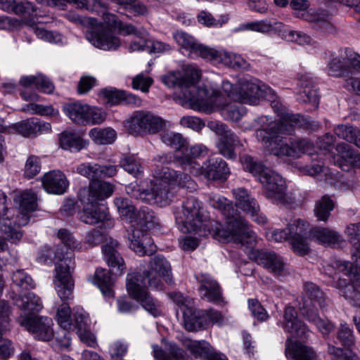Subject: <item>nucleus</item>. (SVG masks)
<instances>
[{"instance_id":"obj_1","label":"nucleus","mask_w":360,"mask_h":360,"mask_svg":"<svg viewBox=\"0 0 360 360\" xmlns=\"http://www.w3.org/2000/svg\"><path fill=\"white\" fill-rule=\"evenodd\" d=\"M208 202L225 217L226 227L219 222L213 224L207 221L200 212L201 202L195 197L191 196L174 211L179 229L182 232L194 233L200 236H205L212 231L213 237L220 242H233L247 248L255 245L256 233L249 228L248 221L231 201L214 194L209 196Z\"/></svg>"},{"instance_id":"obj_2","label":"nucleus","mask_w":360,"mask_h":360,"mask_svg":"<svg viewBox=\"0 0 360 360\" xmlns=\"http://www.w3.org/2000/svg\"><path fill=\"white\" fill-rule=\"evenodd\" d=\"M259 128L255 131L257 139L270 154L278 157L299 158L303 154L312 155L314 144L308 139L290 138L284 143L283 135H290L296 127H307V120L299 114L285 115L283 122L271 117L262 116L257 119Z\"/></svg>"},{"instance_id":"obj_3","label":"nucleus","mask_w":360,"mask_h":360,"mask_svg":"<svg viewBox=\"0 0 360 360\" xmlns=\"http://www.w3.org/2000/svg\"><path fill=\"white\" fill-rule=\"evenodd\" d=\"M58 237L61 240L55 252V259H58L55 269V288L58 296L63 302L58 307L56 320L61 328L69 330L72 320L70 307L67 301L73 297L74 282L72 271L75 269L74 254L72 251L80 248V243L67 229H60Z\"/></svg>"},{"instance_id":"obj_4","label":"nucleus","mask_w":360,"mask_h":360,"mask_svg":"<svg viewBox=\"0 0 360 360\" xmlns=\"http://www.w3.org/2000/svg\"><path fill=\"white\" fill-rule=\"evenodd\" d=\"M170 160L171 157L165 154L155 158L159 164L156 165L153 172V176L157 180L149 191L147 199L149 204H155L160 207L169 205L174 197L173 186L190 191L195 189V184L190 176L163 166Z\"/></svg>"},{"instance_id":"obj_5","label":"nucleus","mask_w":360,"mask_h":360,"mask_svg":"<svg viewBox=\"0 0 360 360\" xmlns=\"http://www.w3.org/2000/svg\"><path fill=\"white\" fill-rule=\"evenodd\" d=\"M76 171L91 180L88 186L79 191L78 198L82 204L93 205L98 201L105 200L112 195L115 186L101 179L114 176L117 172V166L84 162L79 165Z\"/></svg>"},{"instance_id":"obj_6","label":"nucleus","mask_w":360,"mask_h":360,"mask_svg":"<svg viewBox=\"0 0 360 360\" xmlns=\"http://www.w3.org/2000/svg\"><path fill=\"white\" fill-rule=\"evenodd\" d=\"M245 170L248 171L262 184L265 198L274 204L290 205L294 198L286 193V184L283 177L266 167L248 155L240 158Z\"/></svg>"},{"instance_id":"obj_7","label":"nucleus","mask_w":360,"mask_h":360,"mask_svg":"<svg viewBox=\"0 0 360 360\" xmlns=\"http://www.w3.org/2000/svg\"><path fill=\"white\" fill-rule=\"evenodd\" d=\"M200 77L199 69L195 65H187L183 68L181 72H169L163 75L161 79L167 87H177L179 89V92L175 94V100L184 105L202 102L206 91L195 85Z\"/></svg>"},{"instance_id":"obj_8","label":"nucleus","mask_w":360,"mask_h":360,"mask_svg":"<svg viewBox=\"0 0 360 360\" xmlns=\"http://www.w3.org/2000/svg\"><path fill=\"white\" fill-rule=\"evenodd\" d=\"M67 18L70 22L88 27L86 38L95 47L105 51L116 50L120 47V42L117 38L102 32L101 27H95L96 19L80 16L72 13L67 14Z\"/></svg>"},{"instance_id":"obj_9","label":"nucleus","mask_w":360,"mask_h":360,"mask_svg":"<svg viewBox=\"0 0 360 360\" xmlns=\"http://www.w3.org/2000/svg\"><path fill=\"white\" fill-rule=\"evenodd\" d=\"M133 274L140 275L143 283H148V288L156 290H162L164 288L162 280L169 284L173 283L170 263L165 257L160 255L150 259L147 269H145L142 274Z\"/></svg>"},{"instance_id":"obj_10","label":"nucleus","mask_w":360,"mask_h":360,"mask_svg":"<svg viewBox=\"0 0 360 360\" xmlns=\"http://www.w3.org/2000/svg\"><path fill=\"white\" fill-rule=\"evenodd\" d=\"M126 287L130 297L140 303L141 307L154 317L162 314L160 302L153 298L147 291L148 283H143L141 276L138 274H128Z\"/></svg>"},{"instance_id":"obj_11","label":"nucleus","mask_w":360,"mask_h":360,"mask_svg":"<svg viewBox=\"0 0 360 360\" xmlns=\"http://www.w3.org/2000/svg\"><path fill=\"white\" fill-rule=\"evenodd\" d=\"M124 127L132 135L156 134L165 127V121L150 112L137 110L124 122Z\"/></svg>"},{"instance_id":"obj_12","label":"nucleus","mask_w":360,"mask_h":360,"mask_svg":"<svg viewBox=\"0 0 360 360\" xmlns=\"http://www.w3.org/2000/svg\"><path fill=\"white\" fill-rule=\"evenodd\" d=\"M63 111L71 121L78 124H98L105 119L101 109L80 101L65 103Z\"/></svg>"},{"instance_id":"obj_13","label":"nucleus","mask_w":360,"mask_h":360,"mask_svg":"<svg viewBox=\"0 0 360 360\" xmlns=\"http://www.w3.org/2000/svg\"><path fill=\"white\" fill-rule=\"evenodd\" d=\"M65 2L72 3L81 9L101 13L103 14V22L98 23L96 20L95 27H101L102 32L117 38L119 40L120 44H121L120 38L112 32V30H117L120 25H121V20L118 19L117 15L106 12L105 4L96 0L94 1L92 5L87 0H63L57 6H63Z\"/></svg>"},{"instance_id":"obj_14","label":"nucleus","mask_w":360,"mask_h":360,"mask_svg":"<svg viewBox=\"0 0 360 360\" xmlns=\"http://www.w3.org/2000/svg\"><path fill=\"white\" fill-rule=\"evenodd\" d=\"M15 206L19 211L13 225L18 231L20 226H26L30 220V214L38 208V197L32 190L15 191L12 193Z\"/></svg>"},{"instance_id":"obj_15","label":"nucleus","mask_w":360,"mask_h":360,"mask_svg":"<svg viewBox=\"0 0 360 360\" xmlns=\"http://www.w3.org/2000/svg\"><path fill=\"white\" fill-rule=\"evenodd\" d=\"M337 340L346 349L329 345L328 352L333 356L334 360H359V356L352 351L355 345V338L347 323H340L337 332Z\"/></svg>"},{"instance_id":"obj_16","label":"nucleus","mask_w":360,"mask_h":360,"mask_svg":"<svg viewBox=\"0 0 360 360\" xmlns=\"http://www.w3.org/2000/svg\"><path fill=\"white\" fill-rule=\"evenodd\" d=\"M18 323L31 333L35 339L41 341H49L53 337L51 319L46 316H20Z\"/></svg>"},{"instance_id":"obj_17","label":"nucleus","mask_w":360,"mask_h":360,"mask_svg":"<svg viewBox=\"0 0 360 360\" xmlns=\"http://www.w3.org/2000/svg\"><path fill=\"white\" fill-rule=\"evenodd\" d=\"M250 258L275 276H284L288 274L283 258L274 251L254 250L250 252Z\"/></svg>"},{"instance_id":"obj_18","label":"nucleus","mask_w":360,"mask_h":360,"mask_svg":"<svg viewBox=\"0 0 360 360\" xmlns=\"http://www.w3.org/2000/svg\"><path fill=\"white\" fill-rule=\"evenodd\" d=\"M236 206L249 214L252 220L259 225L267 222L266 217L260 212L257 200L244 188H237L233 190Z\"/></svg>"},{"instance_id":"obj_19","label":"nucleus","mask_w":360,"mask_h":360,"mask_svg":"<svg viewBox=\"0 0 360 360\" xmlns=\"http://www.w3.org/2000/svg\"><path fill=\"white\" fill-rule=\"evenodd\" d=\"M207 126L220 136L217 143L220 154L229 159L236 158V154L234 149L235 146L239 143L238 136L224 123L212 121L209 122Z\"/></svg>"},{"instance_id":"obj_20","label":"nucleus","mask_w":360,"mask_h":360,"mask_svg":"<svg viewBox=\"0 0 360 360\" xmlns=\"http://www.w3.org/2000/svg\"><path fill=\"white\" fill-rule=\"evenodd\" d=\"M206 60L214 65H224L233 69L247 70L250 64L240 55L223 49L217 50L210 48Z\"/></svg>"},{"instance_id":"obj_21","label":"nucleus","mask_w":360,"mask_h":360,"mask_svg":"<svg viewBox=\"0 0 360 360\" xmlns=\"http://www.w3.org/2000/svg\"><path fill=\"white\" fill-rule=\"evenodd\" d=\"M260 82L255 78L243 77L238 80V93L235 94L234 101L249 105L258 104L257 94L259 90Z\"/></svg>"},{"instance_id":"obj_22","label":"nucleus","mask_w":360,"mask_h":360,"mask_svg":"<svg viewBox=\"0 0 360 360\" xmlns=\"http://www.w3.org/2000/svg\"><path fill=\"white\" fill-rule=\"evenodd\" d=\"M182 345L195 358H202L207 360H228L224 354L217 352L205 340L198 341L184 338Z\"/></svg>"},{"instance_id":"obj_23","label":"nucleus","mask_w":360,"mask_h":360,"mask_svg":"<svg viewBox=\"0 0 360 360\" xmlns=\"http://www.w3.org/2000/svg\"><path fill=\"white\" fill-rule=\"evenodd\" d=\"M304 294L303 297V304L300 307V311L302 315L307 309L311 311H318V307L324 311L328 305V300L319 286L313 283H304Z\"/></svg>"},{"instance_id":"obj_24","label":"nucleus","mask_w":360,"mask_h":360,"mask_svg":"<svg viewBox=\"0 0 360 360\" xmlns=\"http://www.w3.org/2000/svg\"><path fill=\"white\" fill-rule=\"evenodd\" d=\"M129 248L139 256L152 255L156 251V246L149 234L142 229L131 227L128 234Z\"/></svg>"},{"instance_id":"obj_25","label":"nucleus","mask_w":360,"mask_h":360,"mask_svg":"<svg viewBox=\"0 0 360 360\" xmlns=\"http://www.w3.org/2000/svg\"><path fill=\"white\" fill-rule=\"evenodd\" d=\"M10 212L6 205V195L0 190V231L11 242L16 243L21 239L22 233L17 230L15 225H13Z\"/></svg>"},{"instance_id":"obj_26","label":"nucleus","mask_w":360,"mask_h":360,"mask_svg":"<svg viewBox=\"0 0 360 360\" xmlns=\"http://www.w3.org/2000/svg\"><path fill=\"white\" fill-rule=\"evenodd\" d=\"M208 153L205 146L198 144L188 148V144L181 155H176V161L186 171L197 174L201 167L195 159L204 157Z\"/></svg>"},{"instance_id":"obj_27","label":"nucleus","mask_w":360,"mask_h":360,"mask_svg":"<svg viewBox=\"0 0 360 360\" xmlns=\"http://www.w3.org/2000/svg\"><path fill=\"white\" fill-rule=\"evenodd\" d=\"M323 269L324 275L328 278V280L326 281L328 284L335 288H340L342 286V281L345 278H341L338 275L339 273H342L348 276L355 270V264L347 261L335 259L331 261L330 264L323 266Z\"/></svg>"},{"instance_id":"obj_28","label":"nucleus","mask_w":360,"mask_h":360,"mask_svg":"<svg viewBox=\"0 0 360 360\" xmlns=\"http://www.w3.org/2000/svg\"><path fill=\"white\" fill-rule=\"evenodd\" d=\"M10 130L24 137H30L50 132L51 126L49 122L40 121L37 118L32 117L13 124L10 127Z\"/></svg>"},{"instance_id":"obj_29","label":"nucleus","mask_w":360,"mask_h":360,"mask_svg":"<svg viewBox=\"0 0 360 360\" xmlns=\"http://www.w3.org/2000/svg\"><path fill=\"white\" fill-rule=\"evenodd\" d=\"M298 85L301 87L297 100L300 103H309L312 105L310 110H316L319 107V98L314 79L309 75H302L299 79Z\"/></svg>"},{"instance_id":"obj_30","label":"nucleus","mask_w":360,"mask_h":360,"mask_svg":"<svg viewBox=\"0 0 360 360\" xmlns=\"http://www.w3.org/2000/svg\"><path fill=\"white\" fill-rule=\"evenodd\" d=\"M99 95L102 96L105 102L110 106L121 103L139 106L141 103V101L138 96L113 87H108L101 89Z\"/></svg>"},{"instance_id":"obj_31","label":"nucleus","mask_w":360,"mask_h":360,"mask_svg":"<svg viewBox=\"0 0 360 360\" xmlns=\"http://www.w3.org/2000/svg\"><path fill=\"white\" fill-rule=\"evenodd\" d=\"M349 281L344 279L342 286L338 288L340 294L353 306L360 305V292L356 287L360 286V271L355 264V270L348 276Z\"/></svg>"},{"instance_id":"obj_32","label":"nucleus","mask_w":360,"mask_h":360,"mask_svg":"<svg viewBox=\"0 0 360 360\" xmlns=\"http://www.w3.org/2000/svg\"><path fill=\"white\" fill-rule=\"evenodd\" d=\"M347 51L352 50L346 49L343 52L341 51L340 55L329 53L330 59L327 62V72L329 76L340 77L353 72L352 64L348 63L347 58Z\"/></svg>"},{"instance_id":"obj_33","label":"nucleus","mask_w":360,"mask_h":360,"mask_svg":"<svg viewBox=\"0 0 360 360\" xmlns=\"http://www.w3.org/2000/svg\"><path fill=\"white\" fill-rule=\"evenodd\" d=\"M42 185L47 193L61 195L68 188L69 181L62 172L60 170H53L43 176Z\"/></svg>"},{"instance_id":"obj_34","label":"nucleus","mask_w":360,"mask_h":360,"mask_svg":"<svg viewBox=\"0 0 360 360\" xmlns=\"http://www.w3.org/2000/svg\"><path fill=\"white\" fill-rule=\"evenodd\" d=\"M200 170L206 178L212 180H225L230 174L227 163L220 158H210Z\"/></svg>"},{"instance_id":"obj_35","label":"nucleus","mask_w":360,"mask_h":360,"mask_svg":"<svg viewBox=\"0 0 360 360\" xmlns=\"http://www.w3.org/2000/svg\"><path fill=\"white\" fill-rule=\"evenodd\" d=\"M10 307L4 300L0 301V358L6 359L9 357L13 349L10 340L2 338L4 333L9 329L10 326Z\"/></svg>"},{"instance_id":"obj_36","label":"nucleus","mask_w":360,"mask_h":360,"mask_svg":"<svg viewBox=\"0 0 360 360\" xmlns=\"http://www.w3.org/2000/svg\"><path fill=\"white\" fill-rule=\"evenodd\" d=\"M173 38L181 48L200 56L205 60L207 58L208 51L211 47L198 43L191 34L180 30L174 33Z\"/></svg>"},{"instance_id":"obj_37","label":"nucleus","mask_w":360,"mask_h":360,"mask_svg":"<svg viewBox=\"0 0 360 360\" xmlns=\"http://www.w3.org/2000/svg\"><path fill=\"white\" fill-rule=\"evenodd\" d=\"M283 329L292 337H303L307 333V326L297 319V311L292 307H287L284 311Z\"/></svg>"},{"instance_id":"obj_38","label":"nucleus","mask_w":360,"mask_h":360,"mask_svg":"<svg viewBox=\"0 0 360 360\" xmlns=\"http://www.w3.org/2000/svg\"><path fill=\"white\" fill-rule=\"evenodd\" d=\"M224 99L222 94L217 96L214 102L219 108L222 117L227 120L237 122L246 114V109L241 105L234 102H227Z\"/></svg>"},{"instance_id":"obj_39","label":"nucleus","mask_w":360,"mask_h":360,"mask_svg":"<svg viewBox=\"0 0 360 360\" xmlns=\"http://www.w3.org/2000/svg\"><path fill=\"white\" fill-rule=\"evenodd\" d=\"M285 355L288 360H316V354L311 347L288 338L285 345Z\"/></svg>"},{"instance_id":"obj_40","label":"nucleus","mask_w":360,"mask_h":360,"mask_svg":"<svg viewBox=\"0 0 360 360\" xmlns=\"http://www.w3.org/2000/svg\"><path fill=\"white\" fill-rule=\"evenodd\" d=\"M197 279L200 283L199 290L202 297L209 302H219L222 300V293L219 283L209 275H200Z\"/></svg>"},{"instance_id":"obj_41","label":"nucleus","mask_w":360,"mask_h":360,"mask_svg":"<svg viewBox=\"0 0 360 360\" xmlns=\"http://www.w3.org/2000/svg\"><path fill=\"white\" fill-rule=\"evenodd\" d=\"M120 244L115 240L110 238L102 246V252L108 266L117 267L120 274H123L126 269L123 258L120 256L118 248Z\"/></svg>"},{"instance_id":"obj_42","label":"nucleus","mask_w":360,"mask_h":360,"mask_svg":"<svg viewBox=\"0 0 360 360\" xmlns=\"http://www.w3.org/2000/svg\"><path fill=\"white\" fill-rule=\"evenodd\" d=\"M310 236L321 244L333 247H340L345 242L339 233L328 228L314 227L310 231Z\"/></svg>"},{"instance_id":"obj_43","label":"nucleus","mask_w":360,"mask_h":360,"mask_svg":"<svg viewBox=\"0 0 360 360\" xmlns=\"http://www.w3.org/2000/svg\"><path fill=\"white\" fill-rule=\"evenodd\" d=\"M296 222L297 226L290 239V243L295 253L301 256L306 255L310 250L307 238L304 236L308 224L300 219H297Z\"/></svg>"},{"instance_id":"obj_44","label":"nucleus","mask_w":360,"mask_h":360,"mask_svg":"<svg viewBox=\"0 0 360 360\" xmlns=\"http://www.w3.org/2000/svg\"><path fill=\"white\" fill-rule=\"evenodd\" d=\"M257 96L258 101H259V98H262L271 103V106L274 109V112L280 117V120L278 122H283L285 115H292V113L287 112L285 107L278 100V97L276 94L275 91L269 86L260 84L259 90L258 91Z\"/></svg>"},{"instance_id":"obj_45","label":"nucleus","mask_w":360,"mask_h":360,"mask_svg":"<svg viewBox=\"0 0 360 360\" xmlns=\"http://www.w3.org/2000/svg\"><path fill=\"white\" fill-rule=\"evenodd\" d=\"M100 201L94 204H83L84 205L80 212V219L85 224L94 225L107 219V210L98 207Z\"/></svg>"},{"instance_id":"obj_46","label":"nucleus","mask_w":360,"mask_h":360,"mask_svg":"<svg viewBox=\"0 0 360 360\" xmlns=\"http://www.w3.org/2000/svg\"><path fill=\"white\" fill-rule=\"evenodd\" d=\"M281 25V23L276 20H269L266 19L241 24L237 28V30H250L260 32L264 34H268L272 32H276L280 27Z\"/></svg>"},{"instance_id":"obj_47","label":"nucleus","mask_w":360,"mask_h":360,"mask_svg":"<svg viewBox=\"0 0 360 360\" xmlns=\"http://www.w3.org/2000/svg\"><path fill=\"white\" fill-rule=\"evenodd\" d=\"M336 150L341 154L340 156L335 158V164L342 170H346L345 167H347L344 162L354 165L360 167V153L352 148L346 143H340L337 146Z\"/></svg>"},{"instance_id":"obj_48","label":"nucleus","mask_w":360,"mask_h":360,"mask_svg":"<svg viewBox=\"0 0 360 360\" xmlns=\"http://www.w3.org/2000/svg\"><path fill=\"white\" fill-rule=\"evenodd\" d=\"M20 84L26 89L34 86L45 94H51L54 90L53 83L41 74L22 76L20 79Z\"/></svg>"},{"instance_id":"obj_49","label":"nucleus","mask_w":360,"mask_h":360,"mask_svg":"<svg viewBox=\"0 0 360 360\" xmlns=\"http://www.w3.org/2000/svg\"><path fill=\"white\" fill-rule=\"evenodd\" d=\"M94 283L98 287L105 297H112L114 296L112 290L114 278L108 269H97L95 272Z\"/></svg>"},{"instance_id":"obj_50","label":"nucleus","mask_w":360,"mask_h":360,"mask_svg":"<svg viewBox=\"0 0 360 360\" xmlns=\"http://www.w3.org/2000/svg\"><path fill=\"white\" fill-rule=\"evenodd\" d=\"M152 347L155 360H188L186 352L176 344H169L167 354L158 345H154Z\"/></svg>"},{"instance_id":"obj_51","label":"nucleus","mask_w":360,"mask_h":360,"mask_svg":"<svg viewBox=\"0 0 360 360\" xmlns=\"http://www.w3.org/2000/svg\"><path fill=\"white\" fill-rule=\"evenodd\" d=\"M306 20L314 22V27L325 34H331L335 32V27L330 21V15L328 11L320 9L311 13L310 18Z\"/></svg>"},{"instance_id":"obj_52","label":"nucleus","mask_w":360,"mask_h":360,"mask_svg":"<svg viewBox=\"0 0 360 360\" xmlns=\"http://www.w3.org/2000/svg\"><path fill=\"white\" fill-rule=\"evenodd\" d=\"M88 145V141L79 135L68 131H63L60 135V147L70 152H78Z\"/></svg>"},{"instance_id":"obj_53","label":"nucleus","mask_w":360,"mask_h":360,"mask_svg":"<svg viewBox=\"0 0 360 360\" xmlns=\"http://www.w3.org/2000/svg\"><path fill=\"white\" fill-rule=\"evenodd\" d=\"M15 304L22 311L28 313H37L43 308L40 297L33 292H28L18 297L15 300Z\"/></svg>"},{"instance_id":"obj_54","label":"nucleus","mask_w":360,"mask_h":360,"mask_svg":"<svg viewBox=\"0 0 360 360\" xmlns=\"http://www.w3.org/2000/svg\"><path fill=\"white\" fill-rule=\"evenodd\" d=\"M133 222L143 226L146 229H155L159 226V219L155 212L148 207H143L136 212Z\"/></svg>"},{"instance_id":"obj_55","label":"nucleus","mask_w":360,"mask_h":360,"mask_svg":"<svg viewBox=\"0 0 360 360\" xmlns=\"http://www.w3.org/2000/svg\"><path fill=\"white\" fill-rule=\"evenodd\" d=\"M334 132L339 138L360 148V129L358 128L351 124H338L335 127Z\"/></svg>"},{"instance_id":"obj_56","label":"nucleus","mask_w":360,"mask_h":360,"mask_svg":"<svg viewBox=\"0 0 360 360\" xmlns=\"http://www.w3.org/2000/svg\"><path fill=\"white\" fill-rule=\"evenodd\" d=\"M161 140L164 143L176 150V155H181L187 145L186 139L181 134L172 131H167L162 134Z\"/></svg>"},{"instance_id":"obj_57","label":"nucleus","mask_w":360,"mask_h":360,"mask_svg":"<svg viewBox=\"0 0 360 360\" xmlns=\"http://www.w3.org/2000/svg\"><path fill=\"white\" fill-rule=\"evenodd\" d=\"M89 135L93 141L99 145L111 144L116 139V131L111 128H98L91 129Z\"/></svg>"},{"instance_id":"obj_58","label":"nucleus","mask_w":360,"mask_h":360,"mask_svg":"<svg viewBox=\"0 0 360 360\" xmlns=\"http://www.w3.org/2000/svg\"><path fill=\"white\" fill-rule=\"evenodd\" d=\"M114 204L120 217L131 223L134 221L137 211L129 199L123 197H117L114 199Z\"/></svg>"},{"instance_id":"obj_59","label":"nucleus","mask_w":360,"mask_h":360,"mask_svg":"<svg viewBox=\"0 0 360 360\" xmlns=\"http://www.w3.org/2000/svg\"><path fill=\"white\" fill-rule=\"evenodd\" d=\"M303 316H304L309 322L314 323L319 332L323 335H328L334 328L330 321L328 319H323L319 316V310L311 311V309H307V311L304 312Z\"/></svg>"},{"instance_id":"obj_60","label":"nucleus","mask_w":360,"mask_h":360,"mask_svg":"<svg viewBox=\"0 0 360 360\" xmlns=\"http://www.w3.org/2000/svg\"><path fill=\"white\" fill-rule=\"evenodd\" d=\"M346 233L350 242L355 246L352 257L360 271V223L349 225Z\"/></svg>"},{"instance_id":"obj_61","label":"nucleus","mask_w":360,"mask_h":360,"mask_svg":"<svg viewBox=\"0 0 360 360\" xmlns=\"http://www.w3.org/2000/svg\"><path fill=\"white\" fill-rule=\"evenodd\" d=\"M297 226L296 219L293 223L288 224V227L284 229H269L266 231V238L269 240L281 243L285 240H290L294 234V231Z\"/></svg>"},{"instance_id":"obj_62","label":"nucleus","mask_w":360,"mask_h":360,"mask_svg":"<svg viewBox=\"0 0 360 360\" xmlns=\"http://www.w3.org/2000/svg\"><path fill=\"white\" fill-rule=\"evenodd\" d=\"M334 208V202L328 195H323L316 202L314 214L319 221H326Z\"/></svg>"},{"instance_id":"obj_63","label":"nucleus","mask_w":360,"mask_h":360,"mask_svg":"<svg viewBox=\"0 0 360 360\" xmlns=\"http://www.w3.org/2000/svg\"><path fill=\"white\" fill-rule=\"evenodd\" d=\"M310 156L311 157V165L300 166L299 170L304 175L313 176L323 171L324 161L321 153H313V155Z\"/></svg>"},{"instance_id":"obj_64","label":"nucleus","mask_w":360,"mask_h":360,"mask_svg":"<svg viewBox=\"0 0 360 360\" xmlns=\"http://www.w3.org/2000/svg\"><path fill=\"white\" fill-rule=\"evenodd\" d=\"M70 323L71 328L69 330L75 331L77 333L87 328L90 326V320L88 314L82 309H77L74 311Z\"/></svg>"}]
</instances>
